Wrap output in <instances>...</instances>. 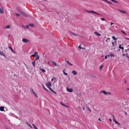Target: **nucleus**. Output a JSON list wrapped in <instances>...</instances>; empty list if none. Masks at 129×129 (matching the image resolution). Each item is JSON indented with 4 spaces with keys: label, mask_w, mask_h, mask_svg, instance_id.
<instances>
[{
    "label": "nucleus",
    "mask_w": 129,
    "mask_h": 129,
    "mask_svg": "<svg viewBox=\"0 0 129 129\" xmlns=\"http://www.w3.org/2000/svg\"><path fill=\"white\" fill-rule=\"evenodd\" d=\"M21 14H22L25 17H30V16L29 15H28L26 14H25V13H23L22 11H20L19 12Z\"/></svg>",
    "instance_id": "obj_1"
},
{
    "label": "nucleus",
    "mask_w": 129,
    "mask_h": 129,
    "mask_svg": "<svg viewBox=\"0 0 129 129\" xmlns=\"http://www.w3.org/2000/svg\"><path fill=\"white\" fill-rule=\"evenodd\" d=\"M101 93H103L105 95H108V94H111V93L109 92H107L104 91H102L101 92Z\"/></svg>",
    "instance_id": "obj_2"
},
{
    "label": "nucleus",
    "mask_w": 129,
    "mask_h": 129,
    "mask_svg": "<svg viewBox=\"0 0 129 129\" xmlns=\"http://www.w3.org/2000/svg\"><path fill=\"white\" fill-rule=\"evenodd\" d=\"M85 11L87 12H88V13H94V14H97L98 15H100V14H98V13L95 12H94V11H87V10H85Z\"/></svg>",
    "instance_id": "obj_3"
},
{
    "label": "nucleus",
    "mask_w": 129,
    "mask_h": 129,
    "mask_svg": "<svg viewBox=\"0 0 129 129\" xmlns=\"http://www.w3.org/2000/svg\"><path fill=\"white\" fill-rule=\"evenodd\" d=\"M112 116L113 118V121L116 124H118L119 125H120V124L117 121L115 120V119L114 117V116L113 115H112Z\"/></svg>",
    "instance_id": "obj_4"
},
{
    "label": "nucleus",
    "mask_w": 129,
    "mask_h": 129,
    "mask_svg": "<svg viewBox=\"0 0 129 129\" xmlns=\"http://www.w3.org/2000/svg\"><path fill=\"white\" fill-rule=\"evenodd\" d=\"M22 41L24 43H27L29 42V40L25 38H23L22 40Z\"/></svg>",
    "instance_id": "obj_5"
},
{
    "label": "nucleus",
    "mask_w": 129,
    "mask_h": 129,
    "mask_svg": "<svg viewBox=\"0 0 129 129\" xmlns=\"http://www.w3.org/2000/svg\"><path fill=\"white\" fill-rule=\"evenodd\" d=\"M11 27L10 25H8L4 27V29L9 28Z\"/></svg>",
    "instance_id": "obj_6"
},
{
    "label": "nucleus",
    "mask_w": 129,
    "mask_h": 129,
    "mask_svg": "<svg viewBox=\"0 0 129 129\" xmlns=\"http://www.w3.org/2000/svg\"><path fill=\"white\" fill-rule=\"evenodd\" d=\"M0 54L1 55H3V56H4L5 58H6V57H7L6 56H5L4 53H3V52L0 51Z\"/></svg>",
    "instance_id": "obj_7"
},
{
    "label": "nucleus",
    "mask_w": 129,
    "mask_h": 129,
    "mask_svg": "<svg viewBox=\"0 0 129 129\" xmlns=\"http://www.w3.org/2000/svg\"><path fill=\"white\" fill-rule=\"evenodd\" d=\"M52 63V64L54 66H57V64L54 61H50Z\"/></svg>",
    "instance_id": "obj_8"
},
{
    "label": "nucleus",
    "mask_w": 129,
    "mask_h": 129,
    "mask_svg": "<svg viewBox=\"0 0 129 129\" xmlns=\"http://www.w3.org/2000/svg\"><path fill=\"white\" fill-rule=\"evenodd\" d=\"M51 85V83L50 82H48L46 84V86L48 88Z\"/></svg>",
    "instance_id": "obj_9"
},
{
    "label": "nucleus",
    "mask_w": 129,
    "mask_h": 129,
    "mask_svg": "<svg viewBox=\"0 0 129 129\" xmlns=\"http://www.w3.org/2000/svg\"><path fill=\"white\" fill-rule=\"evenodd\" d=\"M67 90L68 91L70 92H72L73 91L72 89L71 88H68V87L67 88Z\"/></svg>",
    "instance_id": "obj_10"
},
{
    "label": "nucleus",
    "mask_w": 129,
    "mask_h": 129,
    "mask_svg": "<svg viewBox=\"0 0 129 129\" xmlns=\"http://www.w3.org/2000/svg\"><path fill=\"white\" fill-rule=\"evenodd\" d=\"M70 34L71 35H72L73 36H78V35L77 34H75L72 33V32L70 33Z\"/></svg>",
    "instance_id": "obj_11"
},
{
    "label": "nucleus",
    "mask_w": 129,
    "mask_h": 129,
    "mask_svg": "<svg viewBox=\"0 0 129 129\" xmlns=\"http://www.w3.org/2000/svg\"><path fill=\"white\" fill-rule=\"evenodd\" d=\"M4 107H0V110L1 111H4L5 110H4Z\"/></svg>",
    "instance_id": "obj_12"
},
{
    "label": "nucleus",
    "mask_w": 129,
    "mask_h": 129,
    "mask_svg": "<svg viewBox=\"0 0 129 129\" xmlns=\"http://www.w3.org/2000/svg\"><path fill=\"white\" fill-rule=\"evenodd\" d=\"M94 33L97 36H100L101 35L100 34H99L96 31H95L94 32Z\"/></svg>",
    "instance_id": "obj_13"
},
{
    "label": "nucleus",
    "mask_w": 129,
    "mask_h": 129,
    "mask_svg": "<svg viewBox=\"0 0 129 129\" xmlns=\"http://www.w3.org/2000/svg\"><path fill=\"white\" fill-rule=\"evenodd\" d=\"M32 93L33 94L36 98H37L38 97V96L35 92V91L33 92Z\"/></svg>",
    "instance_id": "obj_14"
},
{
    "label": "nucleus",
    "mask_w": 129,
    "mask_h": 129,
    "mask_svg": "<svg viewBox=\"0 0 129 129\" xmlns=\"http://www.w3.org/2000/svg\"><path fill=\"white\" fill-rule=\"evenodd\" d=\"M72 73H73L74 75H76L77 74V72L75 71H73Z\"/></svg>",
    "instance_id": "obj_15"
},
{
    "label": "nucleus",
    "mask_w": 129,
    "mask_h": 129,
    "mask_svg": "<svg viewBox=\"0 0 129 129\" xmlns=\"http://www.w3.org/2000/svg\"><path fill=\"white\" fill-rule=\"evenodd\" d=\"M36 57L35 58V60H38L39 58V57L38 55H36Z\"/></svg>",
    "instance_id": "obj_16"
},
{
    "label": "nucleus",
    "mask_w": 129,
    "mask_h": 129,
    "mask_svg": "<svg viewBox=\"0 0 129 129\" xmlns=\"http://www.w3.org/2000/svg\"><path fill=\"white\" fill-rule=\"evenodd\" d=\"M4 11L3 9L2 8H0V13L2 14L3 13Z\"/></svg>",
    "instance_id": "obj_17"
},
{
    "label": "nucleus",
    "mask_w": 129,
    "mask_h": 129,
    "mask_svg": "<svg viewBox=\"0 0 129 129\" xmlns=\"http://www.w3.org/2000/svg\"><path fill=\"white\" fill-rule=\"evenodd\" d=\"M32 64L33 65L34 67H35V60H34L32 62Z\"/></svg>",
    "instance_id": "obj_18"
},
{
    "label": "nucleus",
    "mask_w": 129,
    "mask_h": 129,
    "mask_svg": "<svg viewBox=\"0 0 129 129\" xmlns=\"http://www.w3.org/2000/svg\"><path fill=\"white\" fill-rule=\"evenodd\" d=\"M66 61V62H67V64H68V65H70V66H72V65H73L72 64H71V63H70V62L69 61Z\"/></svg>",
    "instance_id": "obj_19"
},
{
    "label": "nucleus",
    "mask_w": 129,
    "mask_h": 129,
    "mask_svg": "<svg viewBox=\"0 0 129 129\" xmlns=\"http://www.w3.org/2000/svg\"><path fill=\"white\" fill-rule=\"evenodd\" d=\"M121 45L120 44L119 45V48L122 49V50H124V49L123 47H121Z\"/></svg>",
    "instance_id": "obj_20"
},
{
    "label": "nucleus",
    "mask_w": 129,
    "mask_h": 129,
    "mask_svg": "<svg viewBox=\"0 0 129 129\" xmlns=\"http://www.w3.org/2000/svg\"><path fill=\"white\" fill-rule=\"evenodd\" d=\"M119 11L120 12L122 13H126V12L124 11L120 10H119Z\"/></svg>",
    "instance_id": "obj_21"
},
{
    "label": "nucleus",
    "mask_w": 129,
    "mask_h": 129,
    "mask_svg": "<svg viewBox=\"0 0 129 129\" xmlns=\"http://www.w3.org/2000/svg\"><path fill=\"white\" fill-rule=\"evenodd\" d=\"M8 47L9 49H10L13 52H15L13 50V49L10 46H9Z\"/></svg>",
    "instance_id": "obj_22"
},
{
    "label": "nucleus",
    "mask_w": 129,
    "mask_h": 129,
    "mask_svg": "<svg viewBox=\"0 0 129 129\" xmlns=\"http://www.w3.org/2000/svg\"><path fill=\"white\" fill-rule=\"evenodd\" d=\"M40 70H41L43 72H45V70L43 69H42L40 68Z\"/></svg>",
    "instance_id": "obj_23"
},
{
    "label": "nucleus",
    "mask_w": 129,
    "mask_h": 129,
    "mask_svg": "<svg viewBox=\"0 0 129 129\" xmlns=\"http://www.w3.org/2000/svg\"><path fill=\"white\" fill-rule=\"evenodd\" d=\"M112 38V39L115 41H116V40L117 39V38H115L114 36H113Z\"/></svg>",
    "instance_id": "obj_24"
},
{
    "label": "nucleus",
    "mask_w": 129,
    "mask_h": 129,
    "mask_svg": "<svg viewBox=\"0 0 129 129\" xmlns=\"http://www.w3.org/2000/svg\"><path fill=\"white\" fill-rule=\"evenodd\" d=\"M26 124L30 127L31 128H32V127L29 124H28L27 122H26Z\"/></svg>",
    "instance_id": "obj_25"
},
{
    "label": "nucleus",
    "mask_w": 129,
    "mask_h": 129,
    "mask_svg": "<svg viewBox=\"0 0 129 129\" xmlns=\"http://www.w3.org/2000/svg\"><path fill=\"white\" fill-rule=\"evenodd\" d=\"M42 85L44 88V89L46 90L47 91H48V90L44 87V86L43 85Z\"/></svg>",
    "instance_id": "obj_26"
},
{
    "label": "nucleus",
    "mask_w": 129,
    "mask_h": 129,
    "mask_svg": "<svg viewBox=\"0 0 129 129\" xmlns=\"http://www.w3.org/2000/svg\"><path fill=\"white\" fill-rule=\"evenodd\" d=\"M30 91L32 93L33 92H34L33 89L32 88H31L30 89Z\"/></svg>",
    "instance_id": "obj_27"
},
{
    "label": "nucleus",
    "mask_w": 129,
    "mask_h": 129,
    "mask_svg": "<svg viewBox=\"0 0 129 129\" xmlns=\"http://www.w3.org/2000/svg\"><path fill=\"white\" fill-rule=\"evenodd\" d=\"M116 43V41H115L114 42H112V43L113 45H114V44L115 43Z\"/></svg>",
    "instance_id": "obj_28"
},
{
    "label": "nucleus",
    "mask_w": 129,
    "mask_h": 129,
    "mask_svg": "<svg viewBox=\"0 0 129 129\" xmlns=\"http://www.w3.org/2000/svg\"><path fill=\"white\" fill-rule=\"evenodd\" d=\"M109 56H110L111 57H114L115 55L113 54H110L109 55Z\"/></svg>",
    "instance_id": "obj_29"
},
{
    "label": "nucleus",
    "mask_w": 129,
    "mask_h": 129,
    "mask_svg": "<svg viewBox=\"0 0 129 129\" xmlns=\"http://www.w3.org/2000/svg\"><path fill=\"white\" fill-rule=\"evenodd\" d=\"M63 74L64 75H67V73H65L64 72V70H63Z\"/></svg>",
    "instance_id": "obj_30"
},
{
    "label": "nucleus",
    "mask_w": 129,
    "mask_h": 129,
    "mask_svg": "<svg viewBox=\"0 0 129 129\" xmlns=\"http://www.w3.org/2000/svg\"><path fill=\"white\" fill-rule=\"evenodd\" d=\"M29 25L30 26H34V25L33 24H29Z\"/></svg>",
    "instance_id": "obj_31"
},
{
    "label": "nucleus",
    "mask_w": 129,
    "mask_h": 129,
    "mask_svg": "<svg viewBox=\"0 0 129 129\" xmlns=\"http://www.w3.org/2000/svg\"><path fill=\"white\" fill-rule=\"evenodd\" d=\"M15 15H16L17 17H19L20 16V15L19 14H17V13H15Z\"/></svg>",
    "instance_id": "obj_32"
},
{
    "label": "nucleus",
    "mask_w": 129,
    "mask_h": 129,
    "mask_svg": "<svg viewBox=\"0 0 129 129\" xmlns=\"http://www.w3.org/2000/svg\"><path fill=\"white\" fill-rule=\"evenodd\" d=\"M36 56V55L35 54H34L33 55H31V56H33L34 57H35V56Z\"/></svg>",
    "instance_id": "obj_33"
},
{
    "label": "nucleus",
    "mask_w": 129,
    "mask_h": 129,
    "mask_svg": "<svg viewBox=\"0 0 129 129\" xmlns=\"http://www.w3.org/2000/svg\"><path fill=\"white\" fill-rule=\"evenodd\" d=\"M78 48H79V49H81V48H82V47H81V45H80L79 47H78Z\"/></svg>",
    "instance_id": "obj_34"
},
{
    "label": "nucleus",
    "mask_w": 129,
    "mask_h": 129,
    "mask_svg": "<svg viewBox=\"0 0 129 129\" xmlns=\"http://www.w3.org/2000/svg\"><path fill=\"white\" fill-rule=\"evenodd\" d=\"M103 67V66L102 65L99 68L101 70Z\"/></svg>",
    "instance_id": "obj_35"
},
{
    "label": "nucleus",
    "mask_w": 129,
    "mask_h": 129,
    "mask_svg": "<svg viewBox=\"0 0 129 129\" xmlns=\"http://www.w3.org/2000/svg\"><path fill=\"white\" fill-rule=\"evenodd\" d=\"M101 19L102 21H104L105 20V19L104 18H101Z\"/></svg>",
    "instance_id": "obj_36"
},
{
    "label": "nucleus",
    "mask_w": 129,
    "mask_h": 129,
    "mask_svg": "<svg viewBox=\"0 0 129 129\" xmlns=\"http://www.w3.org/2000/svg\"><path fill=\"white\" fill-rule=\"evenodd\" d=\"M87 109L88 110H89V111L90 112H91V110L89 109V108L88 107H87Z\"/></svg>",
    "instance_id": "obj_37"
},
{
    "label": "nucleus",
    "mask_w": 129,
    "mask_h": 129,
    "mask_svg": "<svg viewBox=\"0 0 129 129\" xmlns=\"http://www.w3.org/2000/svg\"><path fill=\"white\" fill-rule=\"evenodd\" d=\"M52 92V91L53 90L50 87L48 88Z\"/></svg>",
    "instance_id": "obj_38"
},
{
    "label": "nucleus",
    "mask_w": 129,
    "mask_h": 129,
    "mask_svg": "<svg viewBox=\"0 0 129 129\" xmlns=\"http://www.w3.org/2000/svg\"><path fill=\"white\" fill-rule=\"evenodd\" d=\"M32 125L34 127V128L35 127H36V126L34 124H32Z\"/></svg>",
    "instance_id": "obj_39"
},
{
    "label": "nucleus",
    "mask_w": 129,
    "mask_h": 129,
    "mask_svg": "<svg viewBox=\"0 0 129 129\" xmlns=\"http://www.w3.org/2000/svg\"><path fill=\"white\" fill-rule=\"evenodd\" d=\"M25 27L26 28H29V26L28 25H26L25 26Z\"/></svg>",
    "instance_id": "obj_40"
},
{
    "label": "nucleus",
    "mask_w": 129,
    "mask_h": 129,
    "mask_svg": "<svg viewBox=\"0 0 129 129\" xmlns=\"http://www.w3.org/2000/svg\"><path fill=\"white\" fill-rule=\"evenodd\" d=\"M115 2V3H118V2L116 1H115V0H114V1L113 2Z\"/></svg>",
    "instance_id": "obj_41"
},
{
    "label": "nucleus",
    "mask_w": 129,
    "mask_h": 129,
    "mask_svg": "<svg viewBox=\"0 0 129 129\" xmlns=\"http://www.w3.org/2000/svg\"><path fill=\"white\" fill-rule=\"evenodd\" d=\"M52 92L55 94H56V92H55L54 91H53V90L52 91Z\"/></svg>",
    "instance_id": "obj_42"
},
{
    "label": "nucleus",
    "mask_w": 129,
    "mask_h": 129,
    "mask_svg": "<svg viewBox=\"0 0 129 129\" xmlns=\"http://www.w3.org/2000/svg\"><path fill=\"white\" fill-rule=\"evenodd\" d=\"M107 57H108V56L107 55H106L105 57V59H107Z\"/></svg>",
    "instance_id": "obj_43"
},
{
    "label": "nucleus",
    "mask_w": 129,
    "mask_h": 129,
    "mask_svg": "<svg viewBox=\"0 0 129 129\" xmlns=\"http://www.w3.org/2000/svg\"><path fill=\"white\" fill-rule=\"evenodd\" d=\"M61 105H63V106H65V105H64L63 103H62L61 102Z\"/></svg>",
    "instance_id": "obj_44"
},
{
    "label": "nucleus",
    "mask_w": 129,
    "mask_h": 129,
    "mask_svg": "<svg viewBox=\"0 0 129 129\" xmlns=\"http://www.w3.org/2000/svg\"><path fill=\"white\" fill-rule=\"evenodd\" d=\"M114 23L112 22H111V25H112Z\"/></svg>",
    "instance_id": "obj_45"
},
{
    "label": "nucleus",
    "mask_w": 129,
    "mask_h": 129,
    "mask_svg": "<svg viewBox=\"0 0 129 129\" xmlns=\"http://www.w3.org/2000/svg\"><path fill=\"white\" fill-rule=\"evenodd\" d=\"M106 2H108L109 3L111 4H112V3L111 2H109V1H106Z\"/></svg>",
    "instance_id": "obj_46"
},
{
    "label": "nucleus",
    "mask_w": 129,
    "mask_h": 129,
    "mask_svg": "<svg viewBox=\"0 0 129 129\" xmlns=\"http://www.w3.org/2000/svg\"><path fill=\"white\" fill-rule=\"evenodd\" d=\"M122 33H124V34H125V33L124 31H122Z\"/></svg>",
    "instance_id": "obj_47"
},
{
    "label": "nucleus",
    "mask_w": 129,
    "mask_h": 129,
    "mask_svg": "<svg viewBox=\"0 0 129 129\" xmlns=\"http://www.w3.org/2000/svg\"><path fill=\"white\" fill-rule=\"evenodd\" d=\"M109 56V55H107V56H108V57L109 58L110 57H111L110 56Z\"/></svg>",
    "instance_id": "obj_48"
},
{
    "label": "nucleus",
    "mask_w": 129,
    "mask_h": 129,
    "mask_svg": "<svg viewBox=\"0 0 129 129\" xmlns=\"http://www.w3.org/2000/svg\"><path fill=\"white\" fill-rule=\"evenodd\" d=\"M98 120L100 121H101V120L100 119V118H99L98 119Z\"/></svg>",
    "instance_id": "obj_49"
},
{
    "label": "nucleus",
    "mask_w": 129,
    "mask_h": 129,
    "mask_svg": "<svg viewBox=\"0 0 129 129\" xmlns=\"http://www.w3.org/2000/svg\"><path fill=\"white\" fill-rule=\"evenodd\" d=\"M81 49L83 50H85V48H81Z\"/></svg>",
    "instance_id": "obj_50"
},
{
    "label": "nucleus",
    "mask_w": 129,
    "mask_h": 129,
    "mask_svg": "<svg viewBox=\"0 0 129 129\" xmlns=\"http://www.w3.org/2000/svg\"><path fill=\"white\" fill-rule=\"evenodd\" d=\"M37 53V52H35L34 53V54H36Z\"/></svg>",
    "instance_id": "obj_51"
},
{
    "label": "nucleus",
    "mask_w": 129,
    "mask_h": 129,
    "mask_svg": "<svg viewBox=\"0 0 129 129\" xmlns=\"http://www.w3.org/2000/svg\"><path fill=\"white\" fill-rule=\"evenodd\" d=\"M126 80H125V81H124V83H126Z\"/></svg>",
    "instance_id": "obj_52"
},
{
    "label": "nucleus",
    "mask_w": 129,
    "mask_h": 129,
    "mask_svg": "<svg viewBox=\"0 0 129 129\" xmlns=\"http://www.w3.org/2000/svg\"><path fill=\"white\" fill-rule=\"evenodd\" d=\"M10 58V56H8V58H7L8 59H9V58Z\"/></svg>",
    "instance_id": "obj_53"
},
{
    "label": "nucleus",
    "mask_w": 129,
    "mask_h": 129,
    "mask_svg": "<svg viewBox=\"0 0 129 129\" xmlns=\"http://www.w3.org/2000/svg\"><path fill=\"white\" fill-rule=\"evenodd\" d=\"M109 120L110 121H112V120H111V119L110 118Z\"/></svg>",
    "instance_id": "obj_54"
},
{
    "label": "nucleus",
    "mask_w": 129,
    "mask_h": 129,
    "mask_svg": "<svg viewBox=\"0 0 129 129\" xmlns=\"http://www.w3.org/2000/svg\"><path fill=\"white\" fill-rule=\"evenodd\" d=\"M107 39H108V40H109L110 39V38H107Z\"/></svg>",
    "instance_id": "obj_55"
},
{
    "label": "nucleus",
    "mask_w": 129,
    "mask_h": 129,
    "mask_svg": "<svg viewBox=\"0 0 129 129\" xmlns=\"http://www.w3.org/2000/svg\"><path fill=\"white\" fill-rule=\"evenodd\" d=\"M51 62L50 61H48V63H50Z\"/></svg>",
    "instance_id": "obj_56"
},
{
    "label": "nucleus",
    "mask_w": 129,
    "mask_h": 129,
    "mask_svg": "<svg viewBox=\"0 0 129 129\" xmlns=\"http://www.w3.org/2000/svg\"><path fill=\"white\" fill-rule=\"evenodd\" d=\"M127 50H128L129 51V49L128 48L127 49Z\"/></svg>",
    "instance_id": "obj_57"
},
{
    "label": "nucleus",
    "mask_w": 129,
    "mask_h": 129,
    "mask_svg": "<svg viewBox=\"0 0 129 129\" xmlns=\"http://www.w3.org/2000/svg\"><path fill=\"white\" fill-rule=\"evenodd\" d=\"M127 47H128V48H129V45H128L127 46Z\"/></svg>",
    "instance_id": "obj_58"
},
{
    "label": "nucleus",
    "mask_w": 129,
    "mask_h": 129,
    "mask_svg": "<svg viewBox=\"0 0 129 129\" xmlns=\"http://www.w3.org/2000/svg\"><path fill=\"white\" fill-rule=\"evenodd\" d=\"M53 79H53V78H52V79H51V80H52H52H53Z\"/></svg>",
    "instance_id": "obj_59"
},
{
    "label": "nucleus",
    "mask_w": 129,
    "mask_h": 129,
    "mask_svg": "<svg viewBox=\"0 0 129 129\" xmlns=\"http://www.w3.org/2000/svg\"><path fill=\"white\" fill-rule=\"evenodd\" d=\"M125 55V54H122V55H123V56Z\"/></svg>",
    "instance_id": "obj_60"
},
{
    "label": "nucleus",
    "mask_w": 129,
    "mask_h": 129,
    "mask_svg": "<svg viewBox=\"0 0 129 129\" xmlns=\"http://www.w3.org/2000/svg\"><path fill=\"white\" fill-rule=\"evenodd\" d=\"M111 0L113 2L114 1V0Z\"/></svg>",
    "instance_id": "obj_61"
},
{
    "label": "nucleus",
    "mask_w": 129,
    "mask_h": 129,
    "mask_svg": "<svg viewBox=\"0 0 129 129\" xmlns=\"http://www.w3.org/2000/svg\"><path fill=\"white\" fill-rule=\"evenodd\" d=\"M126 39H128V40H129V38H126Z\"/></svg>",
    "instance_id": "obj_62"
},
{
    "label": "nucleus",
    "mask_w": 129,
    "mask_h": 129,
    "mask_svg": "<svg viewBox=\"0 0 129 129\" xmlns=\"http://www.w3.org/2000/svg\"><path fill=\"white\" fill-rule=\"evenodd\" d=\"M6 129H9L8 128H7V127H6Z\"/></svg>",
    "instance_id": "obj_63"
},
{
    "label": "nucleus",
    "mask_w": 129,
    "mask_h": 129,
    "mask_svg": "<svg viewBox=\"0 0 129 129\" xmlns=\"http://www.w3.org/2000/svg\"><path fill=\"white\" fill-rule=\"evenodd\" d=\"M35 129H38V128L37 127V128H36Z\"/></svg>",
    "instance_id": "obj_64"
}]
</instances>
